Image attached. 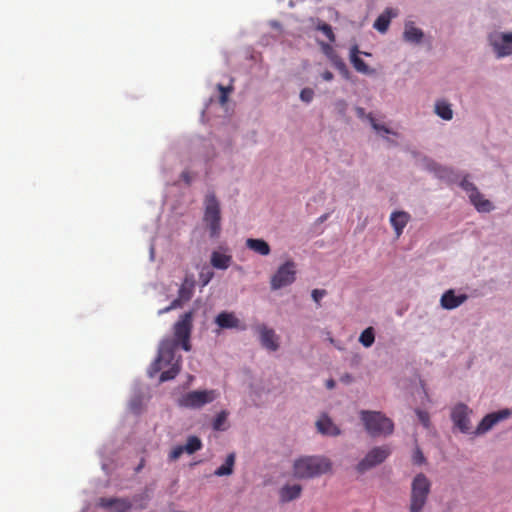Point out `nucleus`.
<instances>
[{"instance_id":"f257e3e1","label":"nucleus","mask_w":512,"mask_h":512,"mask_svg":"<svg viewBox=\"0 0 512 512\" xmlns=\"http://www.w3.org/2000/svg\"><path fill=\"white\" fill-rule=\"evenodd\" d=\"M178 347L177 341L164 339L159 346L158 355L149 368V376L154 377L159 371L169 366L160 375V382L174 379L181 370V356L175 357V350Z\"/></svg>"},{"instance_id":"f03ea898","label":"nucleus","mask_w":512,"mask_h":512,"mask_svg":"<svg viewBox=\"0 0 512 512\" xmlns=\"http://www.w3.org/2000/svg\"><path fill=\"white\" fill-rule=\"evenodd\" d=\"M332 470V462L324 456H304L293 464V475L298 479H311Z\"/></svg>"},{"instance_id":"7ed1b4c3","label":"nucleus","mask_w":512,"mask_h":512,"mask_svg":"<svg viewBox=\"0 0 512 512\" xmlns=\"http://www.w3.org/2000/svg\"><path fill=\"white\" fill-rule=\"evenodd\" d=\"M359 416L366 432L372 437H387L394 432L393 421L382 412L361 410Z\"/></svg>"},{"instance_id":"20e7f679","label":"nucleus","mask_w":512,"mask_h":512,"mask_svg":"<svg viewBox=\"0 0 512 512\" xmlns=\"http://www.w3.org/2000/svg\"><path fill=\"white\" fill-rule=\"evenodd\" d=\"M431 492V481L423 473H418L412 480L409 512H422Z\"/></svg>"},{"instance_id":"39448f33","label":"nucleus","mask_w":512,"mask_h":512,"mask_svg":"<svg viewBox=\"0 0 512 512\" xmlns=\"http://www.w3.org/2000/svg\"><path fill=\"white\" fill-rule=\"evenodd\" d=\"M203 221L211 238H217L221 232V208L214 192H208L204 198Z\"/></svg>"},{"instance_id":"423d86ee","label":"nucleus","mask_w":512,"mask_h":512,"mask_svg":"<svg viewBox=\"0 0 512 512\" xmlns=\"http://www.w3.org/2000/svg\"><path fill=\"white\" fill-rule=\"evenodd\" d=\"M193 328V312L188 311L180 316L179 320L174 324L173 333L174 339L177 341L178 346L185 351L191 350L190 336Z\"/></svg>"},{"instance_id":"0eeeda50","label":"nucleus","mask_w":512,"mask_h":512,"mask_svg":"<svg viewBox=\"0 0 512 512\" xmlns=\"http://www.w3.org/2000/svg\"><path fill=\"white\" fill-rule=\"evenodd\" d=\"M391 454L389 445L376 446L372 448L366 456L357 464V472L363 474L366 471L383 463Z\"/></svg>"},{"instance_id":"6e6552de","label":"nucleus","mask_w":512,"mask_h":512,"mask_svg":"<svg viewBox=\"0 0 512 512\" xmlns=\"http://www.w3.org/2000/svg\"><path fill=\"white\" fill-rule=\"evenodd\" d=\"M296 278L295 263L292 260L282 264L271 277L270 286L272 290H278L291 285Z\"/></svg>"},{"instance_id":"1a4fd4ad","label":"nucleus","mask_w":512,"mask_h":512,"mask_svg":"<svg viewBox=\"0 0 512 512\" xmlns=\"http://www.w3.org/2000/svg\"><path fill=\"white\" fill-rule=\"evenodd\" d=\"M215 398L216 394L213 390L191 391L184 394L178 400V404L181 407L197 409L212 402Z\"/></svg>"},{"instance_id":"9d476101","label":"nucleus","mask_w":512,"mask_h":512,"mask_svg":"<svg viewBox=\"0 0 512 512\" xmlns=\"http://www.w3.org/2000/svg\"><path fill=\"white\" fill-rule=\"evenodd\" d=\"M489 42L498 58L512 54V33L495 32L489 36Z\"/></svg>"},{"instance_id":"9b49d317","label":"nucleus","mask_w":512,"mask_h":512,"mask_svg":"<svg viewBox=\"0 0 512 512\" xmlns=\"http://www.w3.org/2000/svg\"><path fill=\"white\" fill-rule=\"evenodd\" d=\"M471 410L463 403L457 404L451 413L454 425L463 433H468L471 429L469 414Z\"/></svg>"},{"instance_id":"f8f14e48","label":"nucleus","mask_w":512,"mask_h":512,"mask_svg":"<svg viewBox=\"0 0 512 512\" xmlns=\"http://www.w3.org/2000/svg\"><path fill=\"white\" fill-rule=\"evenodd\" d=\"M510 415L511 412L509 409H503L498 412L490 413L481 420L477 426L476 432L479 434L485 433L490 430L496 423L508 418Z\"/></svg>"},{"instance_id":"ddd939ff","label":"nucleus","mask_w":512,"mask_h":512,"mask_svg":"<svg viewBox=\"0 0 512 512\" xmlns=\"http://www.w3.org/2000/svg\"><path fill=\"white\" fill-rule=\"evenodd\" d=\"M260 336L261 345L270 351H276L279 348V338L275 331L266 325H260L257 328Z\"/></svg>"},{"instance_id":"4468645a","label":"nucleus","mask_w":512,"mask_h":512,"mask_svg":"<svg viewBox=\"0 0 512 512\" xmlns=\"http://www.w3.org/2000/svg\"><path fill=\"white\" fill-rule=\"evenodd\" d=\"M467 298L466 294L456 295L453 289H449L442 295L440 304L444 309L452 310L462 305Z\"/></svg>"},{"instance_id":"2eb2a0df","label":"nucleus","mask_w":512,"mask_h":512,"mask_svg":"<svg viewBox=\"0 0 512 512\" xmlns=\"http://www.w3.org/2000/svg\"><path fill=\"white\" fill-rule=\"evenodd\" d=\"M99 505L105 509H114L115 512H128L132 504L125 498H100Z\"/></svg>"},{"instance_id":"dca6fc26","label":"nucleus","mask_w":512,"mask_h":512,"mask_svg":"<svg viewBox=\"0 0 512 512\" xmlns=\"http://www.w3.org/2000/svg\"><path fill=\"white\" fill-rule=\"evenodd\" d=\"M410 221L409 213L405 211H394L390 216V223L395 230L397 237H399L407 223Z\"/></svg>"},{"instance_id":"f3484780","label":"nucleus","mask_w":512,"mask_h":512,"mask_svg":"<svg viewBox=\"0 0 512 512\" xmlns=\"http://www.w3.org/2000/svg\"><path fill=\"white\" fill-rule=\"evenodd\" d=\"M215 323L222 329L239 328L240 320L231 312H221L215 318Z\"/></svg>"},{"instance_id":"a211bd4d","label":"nucleus","mask_w":512,"mask_h":512,"mask_svg":"<svg viewBox=\"0 0 512 512\" xmlns=\"http://www.w3.org/2000/svg\"><path fill=\"white\" fill-rule=\"evenodd\" d=\"M316 426L321 434L329 436L340 435V429L333 423V421L327 416L323 415L317 422Z\"/></svg>"},{"instance_id":"6ab92c4d","label":"nucleus","mask_w":512,"mask_h":512,"mask_svg":"<svg viewBox=\"0 0 512 512\" xmlns=\"http://www.w3.org/2000/svg\"><path fill=\"white\" fill-rule=\"evenodd\" d=\"M301 492L302 487L299 484L284 485L279 491L280 501L282 503L293 501L300 497Z\"/></svg>"},{"instance_id":"aec40b11","label":"nucleus","mask_w":512,"mask_h":512,"mask_svg":"<svg viewBox=\"0 0 512 512\" xmlns=\"http://www.w3.org/2000/svg\"><path fill=\"white\" fill-rule=\"evenodd\" d=\"M246 246L262 256H267L271 252L269 244L263 239L249 238L246 240Z\"/></svg>"},{"instance_id":"412c9836","label":"nucleus","mask_w":512,"mask_h":512,"mask_svg":"<svg viewBox=\"0 0 512 512\" xmlns=\"http://www.w3.org/2000/svg\"><path fill=\"white\" fill-rule=\"evenodd\" d=\"M469 199L479 212H489L493 208L492 203L485 199L478 190L470 194Z\"/></svg>"},{"instance_id":"4be33fe9","label":"nucleus","mask_w":512,"mask_h":512,"mask_svg":"<svg viewBox=\"0 0 512 512\" xmlns=\"http://www.w3.org/2000/svg\"><path fill=\"white\" fill-rule=\"evenodd\" d=\"M232 262V256L213 251L210 258L211 265L216 269L226 270Z\"/></svg>"},{"instance_id":"5701e85b","label":"nucleus","mask_w":512,"mask_h":512,"mask_svg":"<svg viewBox=\"0 0 512 512\" xmlns=\"http://www.w3.org/2000/svg\"><path fill=\"white\" fill-rule=\"evenodd\" d=\"M403 37L407 42L419 43L423 38V32L421 29L415 27L413 22H408L405 24Z\"/></svg>"},{"instance_id":"b1692460","label":"nucleus","mask_w":512,"mask_h":512,"mask_svg":"<svg viewBox=\"0 0 512 512\" xmlns=\"http://www.w3.org/2000/svg\"><path fill=\"white\" fill-rule=\"evenodd\" d=\"M360 53L357 46H353L350 52V60L356 71L363 74H370L372 71L369 69L367 64L358 56Z\"/></svg>"},{"instance_id":"393cba45","label":"nucleus","mask_w":512,"mask_h":512,"mask_svg":"<svg viewBox=\"0 0 512 512\" xmlns=\"http://www.w3.org/2000/svg\"><path fill=\"white\" fill-rule=\"evenodd\" d=\"M435 113L443 120H451L453 111L451 105L446 101H437L435 104Z\"/></svg>"},{"instance_id":"a878e982","label":"nucleus","mask_w":512,"mask_h":512,"mask_svg":"<svg viewBox=\"0 0 512 512\" xmlns=\"http://www.w3.org/2000/svg\"><path fill=\"white\" fill-rule=\"evenodd\" d=\"M193 290H194L193 280L186 277L178 290V295H179V297H181V299H183L186 302L191 299V297L193 295Z\"/></svg>"},{"instance_id":"bb28decb","label":"nucleus","mask_w":512,"mask_h":512,"mask_svg":"<svg viewBox=\"0 0 512 512\" xmlns=\"http://www.w3.org/2000/svg\"><path fill=\"white\" fill-rule=\"evenodd\" d=\"M234 463H235V455H234V453H230L227 456L225 463L215 470V472H214L215 475L216 476H226V475L232 474Z\"/></svg>"},{"instance_id":"cd10ccee","label":"nucleus","mask_w":512,"mask_h":512,"mask_svg":"<svg viewBox=\"0 0 512 512\" xmlns=\"http://www.w3.org/2000/svg\"><path fill=\"white\" fill-rule=\"evenodd\" d=\"M202 448V442L197 436H190L187 443L183 445V449L187 454H193Z\"/></svg>"},{"instance_id":"c85d7f7f","label":"nucleus","mask_w":512,"mask_h":512,"mask_svg":"<svg viewBox=\"0 0 512 512\" xmlns=\"http://www.w3.org/2000/svg\"><path fill=\"white\" fill-rule=\"evenodd\" d=\"M360 343L364 347H370L375 341L374 329L372 327L366 328L359 337Z\"/></svg>"},{"instance_id":"c756f323","label":"nucleus","mask_w":512,"mask_h":512,"mask_svg":"<svg viewBox=\"0 0 512 512\" xmlns=\"http://www.w3.org/2000/svg\"><path fill=\"white\" fill-rule=\"evenodd\" d=\"M428 169L433 171L435 173V175L439 178H449L450 174H451V171L446 168V167H441L440 165H438L437 163L433 162V161H430L428 163Z\"/></svg>"},{"instance_id":"7c9ffc66","label":"nucleus","mask_w":512,"mask_h":512,"mask_svg":"<svg viewBox=\"0 0 512 512\" xmlns=\"http://www.w3.org/2000/svg\"><path fill=\"white\" fill-rule=\"evenodd\" d=\"M389 23L390 18L388 16L380 15L374 23V28L379 32H385L388 29Z\"/></svg>"},{"instance_id":"2f4dec72","label":"nucleus","mask_w":512,"mask_h":512,"mask_svg":"<svg viewBox=\"0 0 512 512\" xmlns=\"http://www.w3.org/2000/svg\"><path fill=\"white\" fill-rule=\"evenodd\" d=\"M227 412L226 411H221L217 416L216 418L214 419L213 421V429L214 430H225V427H224V424L227 420Z\"/></svg>"},{"instance_id":"473e14b6","label":"nucleus","mask_w":512,"mask_h":512,"mask_svg":"<svg viewBox=\"0 0 512 512\" xmlns=\"http://www.w3.org/2000/svg\"><path fill=\"white\" fill-rule=\"evenodd\" d=\"M218 90L220 91V97L219 102L221 105H225L228 101V96L232 92L233 87L232 86H223L222 84L217 85Z\"/></svg>"},{"instance_id":"72a5a7b5","label":"nucleus","mask_w":512,"mask_h":512,"mask_svg":"<svg viewBox=\"0 0 512 512\" xmlns=\"http://www.w3.org/2000/svg\"><path fill=\"white\" fill-rule=\"evenodd\" d=\"M317 29L321 31L330 42L335 41V35L333 33L332 27L329 24L322 23L318 25Z\"/></svg>"},{"instance_id":"f704fd0d","label":"nucleus","mask_w":512,"mask_h":512,"mask_svg":"<svg viewBox=\"0 0 512 512\" xmlns=\"http://www.w3.org/2000/svg\"><path fill=\"white\" fill-rule=\"evenodd\" d=\"M214 273L209 268H203L199 274V279L202 286L208 285V283L212 280Z\"/></svg>"},{"instance_id":"c9c22d12","label":"nucleus","mask_w":512,"mask_h":512,"mask_svg":"<svg viewBox=\"0 0 512 512\" xmlns=\"http://www.w3.org/2000/svg\"><path fill=\"white\" fill-rule=\"evenodd\" d=\"M367 118L369 119V121L375 131H377L379 133L383 132L386 134L392 133L391 130L389 128H387L385 125H381V124L377 123L375 118L372 116V114H368Z\"/></svg>"},{"instance_id":"e433bc0d","label":"nucleus","mask_w":512,"mask_h":512,"mask_svg":"<svg viewBox=\"0 0 512 512\" xmlns=\"http://www.w3.org/2000/svg\"><path fill=\"white\" fill-rule=\"evenodd\" d=\"M412 460H413V463L416 464V465H422L425 463L426 461V458L425 456L423 455L422 451L420 448H416L413 455H412Z\"/></svg>"},{"instance_id":"4c0bfd02","label":"nucleus","mask_w":512,"mask_h":512,"mask_svg":"<svg viewBox=\"0 0 512 512\" xmlns=\"http://www.w3.org/2000/svg\"><path fill=\"white\" fill-rule=\"evenodd\" d=\"M314 97V91L311 88H304L300 92V99L303 102L309 103Z\"/></svg>"},{"instance_id":"58836bf2","label":"nucleus","mask_w":512,"mask_h":512,"mask_svg":"<svg viewBox=\"0 0 512 512\" xmlns=\"http://www.w3.org/2000/svg\"><path fill=\"white\" fill-rule=\"evenodd\" d=\"M185 449H183V445L175 446L169 453V460L175 461L177 460L183 453Z\"/></svg>"},{"instance_id":"ea45409f","label":"nucleus","mask_w":512,"mask_h":512,"mask_svg":"<svg viewBox=\"0 0 512 512\" xmlns=\"http://www.w3.org/2000/svg\"><path fill=\"white\" fill-rule=\"evenodd\" d=\"M460 186L470 195V194H473L474 191H477L478 189L476 188V186L471 183L470 181H468L466 178H464L461 183H460Z\"/></svg>"},{"instance_id":"a19ab883","label":"nucleus","mask_w":512,"mask_h":512,"mask_svg":"<svg viewBox=\"0 0 512 512\" xmlns=\"http://www.w3.org/2000/svg\"><path fill=\"white\" fill-rule=\"evenodd\" d=\"M416 414H417L420 422L423 424V426L428 427L430 424V417H429L428 412L422 411V410H417Z\"/></svg>"},{"instance_id":"79ce46f5","label":"nucleus","mask_w":512,"mask_h":512,"mask_svg":"<svg viewBox=\"0 0 512 512\" xmlns=\"http://www.w3.org/2000/svg\"><path fill=\"white\" fill-rule=\"evenodd\" d=\"M326 295V291L323 289H314L312 291L313 300L319 304L320 300Z\"/></svg>"},{"instance_id":"37998d69","label":"nucleus","mask_w":512,"mask_h":512,"mask_svg":"<svg viewBox=\"0 0 512 512\" xmlns=\"http://www.w3.org/2000/svg\"><path fill=\"white\" fill-rule=\"evenodd\" d=\"M183 302H185V301L183 299H181V297L178 296L176 299H174L171 302L170 308L173 310V309H176L178 307H181Z\"/></svg>"},{"instance_id":"c03bdc74","label":"nucleus","mask_w":512,"mask_h":512,"mask_svg":"<svg viewBox=\"0 0 512 512\" xmlns=\"http://www.w3.org/2000/svg\"><path fill=\"white\" fill-rule=\"evenodd\" d=\"M181 178L187 183V184H190L192 179H191V176H190V173L188 171H184L182 172L181 174Z\"/></svg>"},{"instance_id":"a18cd8bd","label":"nucleus","mask_w":512,"mask_h":512,"mask_svg":"<svg viewBox=\"0 0 512 512\" xmlns=\"http://www.w3.org/2000/svg\"><path fill=\"white\" fill-rule=\"evenodd\" d=\"M322 78L325 80V81H331L333 79V73L331 71H324L322 73Z\"/></svg>"},{"instance_id":"49530a36","label":"nucleus","mask_w":512,"mask_h":512,"mask_svg":"<svg viewBox=\"0 0 512 512\" xmlns=\"http://www.w3.org/2000/svg\"><path fill=\"white\" fill-rule=\"evenodd\" d=\"M341 381L345 383H349L352 381V377L350 374H345L341 377Z\"/></svg>"},{"instance_id":"de8ad7c7","label":"nucleus","mask_w":512,"mask_h":512,"mask_svg":"<svg viewBox=\"0 0 512 512\" xmlns=\"http://www.w3.org/2000/svg\"><path fill=\"white\" fill-rule=\"evenodd\" d=\"M336 383L333 379H329L326 381V387L328 389H333L335 387Z\"/></svg>"},{"instance_id":"09e8293b","label":"nucleus","mask_w":512,"mask_h":512,"mask_svg":"<svg viewBox=\"0 0 512 512\" xmlns=\"http://www.w3.org/2000/svg\"><path fill=\"white\" fill-rule=\"evenodd\" d=\"M171 310H172V309L170 308V305H169V306H167V307H165V308L161 309V310L159 311V314L167 313V312H169V311H171Z\"/></svg>"},{"instance_id":"8fccbe9b","label":"nucleus","mask_w":512,"mask_h":512,"mask_svg":"<svg viewBox=\"0 0 512 512\" xmlns=\"http://www.w3.org/2000/svg\"><path fill=\"white\" fill-rule=\"evenodd\" d=\"M357 112H358V115H359V116L364 115V109H363V108H358V109H357Z\"/></svg>"},{"instance_id":"3c124183","label":"nucleus","mask_w":512,"mask_h":512,"mask_svg":"<svg viewBox=\"0 0 512 512\" xmlns=\"http://www.w3.org/2000/svg\"><path fill=\"white\" fill-rule=\"evenodd\" d=\"M326 219H327V215H324V216L320 217V221H321V222H323V221H324V220H326Z\"/></svg>"},{"instance_id":"603ef678","label":"nucleus","mask_w":512,"mask_h":512,"mask_svg":"<svg viewBox=\"0 0 512 512\" xmlns=\"http://www.w3.org/2000/svg\"><path fill=\"white\" fill-rule=\"evenodd\" d=\"M142 466H143V464L141 463V464L137 467L136 471L138 472V471L141 469V467H142Z\"/></svg>"}]
</instances>
